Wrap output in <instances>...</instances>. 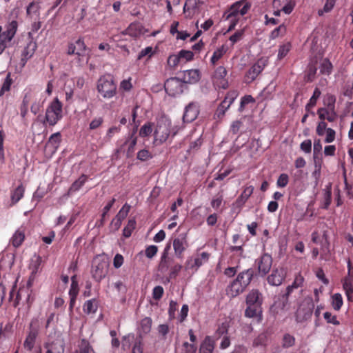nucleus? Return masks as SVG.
<instances>
[{
  "instance_id": "6e6d98bb",
  "label": "nucleus",
  "mask_w": 353,
  "mask_h": 353,
  "mask_svg": "<svg viewBox=\"0 0 353 353\" xmlns=\"http://www.w3.org/2000/svg\"><path fill=\"white\" fill-rule=\"evenodd\" d=\"M286 32V27L284 24L280 25L275 28L270 34V39H274L279 36L284 35Z\"/></svg>"
},
{
  "instance_id": "7ed1b4c3",
  "label": "nucleus",
  "mask_w": 353,
  "mask_h": 353,
  "mask_svg": "<svg viewBox=\"0 0 353 353\" xmlns=\"http://www.w3.org/2000/svg\"><path fill=\"white\" fill-rule=\"evenodd\" d=\"M68 54L77 55L79 64L87 63L90 59V50L86 48L81 39H79L75 43L69 45Z\"/></svg>"
},
{
  "instance_id": "1a4fd4ad",
  "label": "nucleus",
  "mask_w": 353,
  "mask_h": 353,
  "mask_svg": "<svg viewBox=\"0 0 353 353\" xmlns=\"http://www.w3.org/2000/svg\"><path fill=\"white\" fill-rule=\"evenodd\" d=\"M226 75L227 70L225 67L221 65L216 68L212 77L214 85L219 88L226 89L228 87Z\"/></svg>"
},
{
  "instance_id": "20e7f679",
  "label": "nucleus",
  "mask_w": 353,
  "mask_h": 353,
  "mask_svg": "<svg viewBox=\"0 0 353 353\" xmlns=\"http://www.w3.org/2000/svg\"><path fill=\"white\" fill-rule=\"evenodd\" d=\"M108 261L105 256L98 255L92 261V276L97 281H101L106 275L108 270Z\"/></svg>"
},
{
  "instance_id": "aec40b11",
  "label": "nucleus",
  "mask_w": 353,
  "mask_h": 353,
  "mask_svg": "<svg viewBox=\"0 0 353 353\" xmlns=\"http://www.w3.org/2000/svg\"><path fill=\"white\" fill-rule=\"evenodd\" d=\"M239 6H241V1H237L231 6L229 10V14L227 16V19L230 20L231 23L229 26V30L234 29L236 25L238 19L240 17Z\"/></svg>"
},
{
  "instance_id": "6e6552de",
  "label": "nucleus",
  "mask_w": 353,
  "mask_h": 353,
  "mask_svg": "<svg viewBox=\"0 0 353 353\" xmlns=\"http://www.w3.org/2000/svg\"><path fill=\"white\" fill-rule=\"evenodd\" d=\"M266 60L259 59L246 72L244 81L246 83H250L256 79L258 75L263 70L266 65Z\"/></svg>"
},
{
  "instance_id": "3c124183",
  "label": "nucleus",
  "mask_w": 353,
  "mask_h": 353,
  "mask_svg": "<svg viewBox=\"0 0 353 353\" xmlns=\"http://www.w3.org/2000/svg\"><path fill=\"white\" fill-rule=\"evenodd\" d=\"M181 61V60L178 54H170L167 61L168 66L172 68H176Z\"/></svg>"
},
{
  "instance_id": "bf43d9fd",
  "label": "nucleus",
  "mask_w": 353,
  "mask_h": 353,
  "mask_svg": "<svg viewBox=\"0 0 353 353\" xmlns=\"http://www.w3.org/2000/svg\"><path fill=\"white\" fill-rule=\"evenodd\" d=\"M71 281H72V283H71L70 288L69 290V295H70V296H73V297L76 296L77 297L78 292H79L78 283L76 281L75 276H72L71 279Z\"/></svg>"
},
{
  "instance_id": "58836bf2",
  "label": "nucleus",
  "mask_w": 353,
  "mask_h": 353,
  "mask_svg": "<svg viewBox=\"0 0 353 353\" xmlns=\"http://www.w3.org/2000/svg\"><path fill=\"white\" fill-rule=\"evenodd\" d=\"M248 307L245 311V315L249 318H253L257 316L261 313V306L257 305H247Z\"/></svg>"
},
{
  "instance_id": "79ce46f5",
  "label": "nucleus",
  "mask_w": 353,
  "mask_h": 353,
  "mask_svg": "<svg viewBox=\"0 0 353 353\" xmlns=\"http://www.w3.org/2000/svg\"><path fill=\"white\" fill-rule=\"evenodd\" d=\"M170 248V246H168L165 248L163 253L161 257V261L159 263V270L162 272L167 271L168 269V250Z\"/></svg>"
},
{
  "instance_id": "e2e57ef3",
  "label": "nucleus",
  "mask_w": 353,
  "mask_h": 353,
  "mask_svg": "<svg viewBox=\"0 0 353 353\" xmlns=\"http://www.w3.org/2000/svg\"><path fill=\"white\" fill-rule=\"evenodd\" d=\"M103 123V119L101 117L94 118L89 124V129L91 130L99 128Z\"/></svg>"
},
{
  "instance_id": "a211bd4d",
  "label": "nucleus",
  "mask_w": 353,
  "mask_h": 353,
  "mask_svg": "<svg viewBox=\"0 0 353 353\" xmlns=\"http://www.w3.org/2000/svg\"><path fill=\"white\" fill-rule=\"evenodd\" d=\"M317 114L321 120H327L329 122H334L338 118L335 108H320L317 110Z\"/></svg>"
},
{
  "instance_id": "9b49d317",
  "label": "nucleus",
  "mask_w": 353,
  "mask_h": 353,
  "mask_svg": "<svg viewBox=\"0 0 353 353\" xmlns=\"http://www.w3.org/2000/svg\"><path fill=\"white\" fill-rule=\"evenodd\" d=\"M188 234L186 232L181 233L173 241V249L177 258H182L183 253L188 248Z\"/></svg>"
},
{
  "instance_id": "4d7b16f0",
  "label": "nucleus",
  "mask_w": 353,
  "mask_h": 353,
  "mask_svg": "<svg viewBox=\"0 0 353 353\" xmlns=\"http://www.w3.org/2000/svg\"><path fill=\"white\" fill-rule=\"evenodd\" d=\"M61 141V134L59 132L52 134L48 141V145H52L54 149H57L59 146V143Z\"/></svg>"
},
{
  "instance_id": "4be33fe9",
  "label": "nucleus",
  "mask_w": 353,
  "mask_h": 353,
  "mask_svg": "<svg viewBox=\"0 0 353 353\" xmlns=\"http://www.w3.org/2000/svg\"><path fill=\"white\" fill-rule=\"evenodd\" d=\"M253 274L254 272L252 269H248L240 272L234 280L246 288L252 279Z\"/></svg>"
},
{
  "instance_id": "37998d69",
  "label": "nucleus",
  "mask_w": 353,
  "mask_h": 353,
  "mask_svg": "<svg viewBox=\"0 0 353 353\" xmlns=\"http://www.w3.org/2000/svg\"><path fill=\"white\" fill-rule=\"evenodd\" d=\"M321 90L318 88H316L314 90L312 96L311 97L305 106L306 110H309L310 108H313L316 105L317 99L321 96Z\"/></svg>"
},
{
  "instance_id": "f8f14e48",
  "label": "nucleus",
  "mask_w": 353,
  "mask_h": 353,
  "mask_svg": "<svg viewBox=\"0 0 353 353\" xmlns=\"http://www.w3.org/2000/svg\"><path fill=\"white\" fill-rule=\"evenodd\" d=\"M26 92H33L37 94V97H32L31 98L30 102L32 103L30 107L31 112L34 114H37L40 111L41 108L43 107L46 100V97H43V94L40 91L37 90L36 88H30L28 90H26Z\"/></svg>"
},
{
  "instance_id": "bb28decb",
  "label": "nucleus",
  "mask_w": 353,
  "mask_h": 353,
  "mask_svg": "<svg viewBox=\"0 0 353 353\" xmlns=\"http://www.w3.org/2000/svg\"><path fill=\"white\" fill-rule=\"evenodd\" d=\"M125 34L137 38L144 34V28L139 23H132L125 30Z\"/></svg>"
},
{
  "instance_id": "5fc2aeb1",
  "label": "nucleus",
  "mask_w": 353,
  "mask_h": 353,
  "mask_svg": "<svg viewBox=\"0 0 353 353\" xmlns=\"http://www.w3.org/2000/svg\"><path fill=\"white\" fill-rule=\"evenodd\" d=\"M152 132V126L151 123H146L139 130V136L141 137H146L149 136Z\"/></svg>"
},
{
  "instance_id": "69168bd1",
  "label": "nucleus",
  "mask_w": 353,
  "mask_h": 353,
  "mask_svg": "<svg viewBox=\"0 0 353 353\" xmlns=\"http://www.w3.org/2000/svg\"><path fill=\"white\" fill-rule=\"evenodd\" d=\"M154 52V51L152 47H146L144 49L141 50V52L139 53L138 59L140 60L145 56H148V57L150 58L153 55Z\"/></svg>"
},
{
  "instance_id": "f704fd0d",
  "label": "nucleus",
  "mask_w": 353,
  "mask_h": 353,
  "mask_svg": "<svg viewBox=\"0 0 353 353\" xmlns=\"http://www.w3.org/2000/svg\"><path fill=\"white\" fill-rule=\"evenodd\" d=\"M37 46L35 43L30 42L22 52L21 60L26 63L30 58H31L36 50Z\"/></svg>"
},
{
  "instance_id": "774afa93",
  "label": "nucleus",
  "mask_w": 353,
  "mask_h": 353,
  "mask_svg": "<svg viewBox=\"0 0 353 353\" xmlns=\"http://www.w3.org/2000/svg\"><path fill=\"white\" fill-rule=\"evenodd\" d=\"M157 252H158L157 246L152 245H149L148 247L146 248V249L145 250V256L148 259H152L157 254Z\"/></svg>"
},
{
  "instance_id": "c9c22d12",
  "label": "nucleus",
  "mask_w": 353,
  "mask_h": 353,
  "mask_svg": "<svg viewBox=\"0 0 353 353\" xmlns=\"http://www.w3.org/2000/svg\"><path fill=\"white\" fill-rule=\"evenodd\" d=\"M37 335V332L34 330L29 332L23 343V346L26 349L29 351L32 350L34 346Z\"/></svg>"
},
{
  "instance_id": "6ab92c4d",
  "label": "nucleus",
  "mask_w": 353,
  "mask_h": 353,
  "mask_svg": "<svg viewBox=\"0 0 353 353\" xmlns=\"http://www.w3.org/2000/svg\"><path fill=\"white\" fill-rule=\"evenodd\" d=\"M44 347L47 349L46 353H64V341L58 337L52 342H48Z\"/></svg>"
},
{
  "instance_id": "dca6fc26",
  "label": "nucleus",
  "mask_w": 353,
  "mask_h": 353,
  "mask_svg": "<svg viewBox=\"0 0 353 353\" xmlns=\"http://www.w3.org/2000/svg\"><path fill=\"white\" fill-rule=\"evenodd\" d=\"M286 276V270L279 267L272 270L271 274L268 277V282L271 285L279 286Z\"/></svg>"
},
{
  "instance_id": "8fccbe9b",
  "label": "nucleus",
  "mask_w": 353,
  "mask_h": 353,
  "mask_svg": "<svg viewBox=\"0 0 353 353\" xmlns=\"http://www.w3.org/2000/svg\"><path fill=\"white\" fill-rule=\"evenodd\" d=\"M331 185H328L324 190V203L322 206L323 208L327 209L331 203Z\"/></svg>"
},
{
  "instance_id": "0e129e2a",
  "label": "nucleus",
  "mask_w": 353,
  "mask_h": 353,
  "mask_svg": "<svg viewBox=\"0 0 353 353\" xmlns=\"http://www.w3.org/2000/svg\"><path fill=\"white\" fill-rule=\"evenodd\" d=\"M290 50V44L289 43H285L280 46L278 52V58L279 59L285 57Z\"/></svg>"
},
{
  "instance_id": "39448f33",
  "label": "nucleus",
  "mask_w": 353,
  "mask_h": 353,
  "mask_svg": "<svg viewBox=\"0 0 353 353\" xmlns=\"http://www.w3.org/2000/svg\"><path fill=\"white\" fill-rule=\"evenodd\" d=\"M62 103L58 98L50 103L46 112V120L50 125H54L63 117Z\"/></svg>"
},
{
  "instance_id": "f03ea898",
  "label": "nucleus",
  "mask_w": 353,
  "mask_h": 353,
  "mask_svg": "<svg viewBox=\"0 0 353 353\" xmlns=\"http://www.w3.org/2000/svg\"><path fill=\"white\" fill-rule=\"evenodd\" d=\"M171 121L165 117H160L157 121L154 132V144L156 145H161L165 142L171 134Z\"/></svg>"
},
{
  "instance_id": "0eeeda50",
  "label": "nucleus",
  "mask_w": 353,
  "mask_h": 353,
  "mask_svg": "<svg viewBox=\"0 0 353 353\" xmlns=\"http://www.w3.org/2000/svg\"><path fill=\"white\" fill-rule=\"evenodd\" d=\"M209 258L210 254L206 252L196 253L188 258L185 262V269L186 270H191L195 272L201 266L208 261Z\"/></svg>"
},
{
  "instance_id": "b1692460",
  "label": "nucleus",
  "mask_w": 353,
  "mask_h": 353,
  "mask_svg": "<svg viewBox=\"0 0 353 353\" xmlns=\"http://www.w3.org/2000/svg\"><path fill=\"white\" fill-rule=\"evenodd\" d=\"M25 188L21 184L14 190H11L10 192V207H12L17 204L24 196Z\"/></svg>"
},
{
  "instance_id": "72a5a7b5",
  "label": "nucleus",
  "mask_w": 353,
  "mask_h": 353,
  "mask_svg": "<svg viewBox=\"0 0 353 353\" xmlns=\"http://www.w3.org/2000/svg\"><path fill=\"white\" fill-rule=\"evenodd\" d=\"M87 176L82 174L77 180H76L70 186L68 190V194L70 195L74 192H77L85 184L87 181Z\"/></svg>"
},
{
  "instance_id": "a878e982",
  "label": "nucleus",
  "mask_w": 353,
  "mask_h": 353,
  "mask_svg": "<svg viewBox=\"0 0 353 353\" xmlns=\"http://www.w3.org/2000/svg\"><path fill=\"white\" fill-rule=\"evenodd\" d=\"M253 190L254 188L252 185L245 187L241 194L235 201L234 205L236 206L240 210L252 195Z\"/></svg>"
},
{
  "instance_id": "c03bdc74",
  "label": "nucleus",
  "mask_w": 353,
  "mask_h": 353,
  "mask_svg": "<svg viewBox=\"0 0 353 353\" xmlns=\"http://www.w3.org/2000/svg\"><path fill=\"white\" fill-rule=\"evenodd\" d=\"M332 70V64L327 59L322 61L320 65V72L323 74L329 75Z\"/></svg>"
},
{
  "instance_id": "f257e3e1",
  "label": "nucleus",
  "mask_w": 353,
  "mask_h": 353,
  "mask_svg": "<svg viewBox=\"0 0 353 353\" xmlns=\"http://www.w3.org/2000/svg\"><path fill=\"white\" fill-rule=\"evenodd\" d=\"M97 90L103 98L112 99L117 94V85L113 77L109 74L101 76L97 81Z\"/></svg>"
},
{
  "instance_id": "f3484780",
  "label": "nucleus",
  "mask_w": 353,
  "mask_h": 353,
  "mask_svg": "<svg viewBox=\"0 0 353 353\" xmlns=\"http://www.w3.org/2000/svg\"><path fill=\"white\" fill-rule=\"evenodd\" d=\"M256 263L259 273L261 276H265L271 269L272 258L270 254H264L256 261Z\"/></svg>"
},
{
  "instance_id": "4c0bfd02",
  "label": "nucleus",
  "mask_w": 353,
  "mask_h": 353,
  "mask_svg": "<svg viewBox=\"0 0 353 353\" xmlns=\"http://www.w3.org/2000/svg\"><path fill=\"white\" fill-rule=\"evenodd\" d=\"M331 304L333 309L339 311L343 306V300L340 293H335L331 296Z\"/></svg>"
},
{
  "instance_id": "4468645a",
  "label": "nucleus",
  "mask_w": 353,
  "mask_h": 353,
  "mask_svg": "<svg viewBox=\"0 0 353 353\" xmlns=\"http://www.w3.org/2000/svg\"><path fill=\"white\" fill-rule=\"evenodd\" d=\"M165 90L169 95L176 96L183 92V83L177 78H170L165 83Z\"/></svg>"
},
{
  "instance_id": "c85d7f7f",
  "label": "nucleus",
  "mask_w": 353,
  "mask_h": 353,
  "mask_svg": "<svg viewBox=\"0 0 353 353\" xmlns=\"http://www.w3.org/2000/svg\"><path fill=\"white\" fill-rule=\"evenodd\" d=\"M183 79L184 82L188 83H194L200 79V72L199 70L192 69L183 72Z\"/></svg>"
},
{
  "instance_id": "49530a36",
  "label": "nucleus",
  "mask_w": 353,
  "mask_h": 353,
  "mask_svg": "<svg viewBox=\"0 0 353 353\" xmlns=\"http://www.w3.org/2000/svg\"><path fill=\"white\" fill-rule=\"evenodd\" d=\"M130 208L131 206L129 204L125 203L114 218L122 222L128 216Z\"/></svg>"
},
{
  "instance_id": "412c9836",
  "label": "nucleus",
  "mask_w": 353,
  "mask_h": 353,
  "mask_svg": "<svg viewBox=\"0 0 353 353\" xmlns=\"http://www.w3.org/2000/svg\"><path fill=\"white\" fill-rule=\"evenodd\" d=\"M262 301V294L257 290H252L246 296L247 305L261 306Z\"/></svg>"
},
{
  "instance_id": "052dcab7",
  "label": "nucleus",
  "mask_w": 353,
  "mask_h": 353,
  "mask_svg": "<svg viewBox=\"0 0 353 353\" xmlns=\"http://www.w3.org/2000/svg\"><path fill=\"white\" fill-rule=\"evenodd\" d=\"M181 61H190L193 59L194 54L190 50H181L178 53Z\"/></svg>"
},
{
  "instance_id": "cd10ccee",
  "label": "nucleus",
  "mask_w": 353,
  "mask_h": 353,
  "mask_svg": "<svg viewBox=\"0 0 353 353\" xmlns=\"http://www.w3.org/2000/svg\"><path fill=\"white\" fill-rule=\"evenodd\" d=\"M152 323V319L150 317H145L140 321L138 327V334L141 339L150 332Z\"/></svg>"
},
{
  "instance_id": "864d4df0",
  "label": "nucleus",
  "mask_w": 353,
  "mask_h": 353,
  "mask_svg": "<svg viewBox=\"0 0 353 353\" xmlns=\"http://www.w3.org/2000/svg\"><path fill=\"white\" fill-rule=\"evenodd\" d=\"M137 144V138L136 137H131L130 140L127 141L125 143V145H128V150H127V157H132L134 152V148Z\"/></svg>"
},
{
  "instance_id": "338daca9",
  "label": "nucleus",
  "mask_w": 353,
  "mask_h": 353,
  "mask_svg": "<svg viewBox=\"0 0 353 353\" xmlns=\"http://www.w3.org/2000/svg\"><path fill=\"white\" fill-rule=\"evenodd\" d=\"M288 181H289L288 175L287 174L283 173V174H280V176H279L277 181H276V185L279 188H284L288 185Z\"/></svg>"
},
{
  "instance_id": "09e8293b",
  "label": "nucleus",
  "mask_w": 353,
  "mask_h": 353,
  "mask_svg": "<svg viewBox=\"0 0 353 353\" xmlns=\"http://www.w3.org/2000/svg\"><path fill=\"white\" fill-rule=\"evenodd\" d=\"M12 83V80L10 77V74H8L0 90V97H1L6 92H8L10 90Z\"/></svg>"
},
{
  "instance_id": "c756f323",
  "label": "nucleus",
  "mask_w": 353,
  "mask_h": 353,
  "mask_svg": "<svg viewBox=\"0 0 353 353\" xmlns=\"http://www.w3.org/2000/svg\"><path fill=\"white\" fill-rule=\"evenodd\" d=\"M37 93L26 92L24 97L22 101V103L20 108L21 115L22 117H25L28 111L29 104L31 102V98L32 97H37Z\"/></svg>"
},
{
  "instance_id": "423d86ee",
  "label": "nucleus",
  "mask_w": 353,
  "mask_h": 353,
  "mask_svg": "<svg viewBox=\"0 0 353 353\" xmlns=\"http://www.w3.org/2000/svg\"><path fill=\"white\" fill-rule=\"evenodd\" d=\"M17 30V22L14 20L9 22L6 26V30L3 32V28L0 26V54L8 47L14 37Z\"/></svg>"
},
{
  "instance_id": "a19ab883",
  "label": "nucleus",
  "mask_w": 353,
  "mask_h": 353,
  "mask_svg": "<svg viewBox=\"0 0 353 353\" xmlns=\"http://www.w3.org/2000/svg\"><path fill=\"white\" fill-rule=\"evenodd\" d=\"M132 77L123 79L120 82L119 90L123 92H129L133 88V84L132 83Z\"/></svg>"
},
{
  "instance_id": "473e14b6",
  "label": "nucleus",
  "mask_w": 353,
  "mask_h": 353,
  "mask_svg": "<svg viewBox=\"0 0 353 353\" xmlns=\"http://www.w3.org/2000/svg\"><path fill=\"white\" fill-rule=\"evenodd\" d=\"M303 282H304L303 276L300 273L296 274L292 283L287 287L286 294L289 295L292 292V291L294 289H297L300 287H302Z\"/></svg>"
},
{
  "instance_id": "680f3d73",
  "label": "nucleus",
  "mask_w": 353,
  "mask_h": 353,
  "mask_svg": "<svg viewBox=\"0 0 353 353\" xmlns=\"http://www.w3.org/2000/svg\"><path fill=\"white\" fill-rule=\"evenodd\" d=\"M336 97L331 94H327L323 100L324 107L335 108Z\"/></svg>"
},
{
  "instance_id": "ea45409f",
  "label": "nucleus",
  "mask_w": 353,
  "mask_h": 353,
  "mask_svg": "<svg viewBox=\"0 0 353 353\" xmlns=\"http://www.w3.org/2000/svg\"><path fill=\"white\" fill-rule=\"evenodd\" d=\"M83 311L87 314H94L97 310V302L95 299L88 300L83 305Z\"/></svg>"
},
{
  "instance_id": "2f4dec72",
  "label": "nucleus",
  "mask_w": 353,
  "mask_h": 353,
  "mask_svg": "<svg viewBox=\"0 0 353 353\" xmlns=\"http://www.w3.org/2000/svg\"><path fill=\"white\" fill-rule=\"evenodd\" d=\"M214 349V342L209 336H206L201 343L199 353H212Z\"/></svg>"
},
{
  "instance_id": "a18cd8bd",
  "label": "nucleus",
  "mask_w": 353,
  "mask_h": 353,
  "mask_svg": "<svg viewBox=\"0 0 353 353\" xmlns=\"http://www.w3.org/2000/svg\"><path fill=\"white\" fill-rule=\"evenodd\" d=\"M136 226V221L134 219L128 220L126 226L123 228V235L125 238H128L131 236L132 231L134 230Z\"/></svg>"
},
{
  "instance_id": "7c9ffc66",
  "label": "nucleus",
  "mask_w": 353,
  "mask_h": 353,
  "mask_svg": "<svg viewBox=\"0 0 353 353\" xmlns=\"http://www.w3.org/2000/svg\"><path fill=\"white\" fill-rule=\"evenodd\" d=\"M40 268V261L39 259L37 258L35 260L32 261L30 265V270L31 271L29 280L28 281V285L31 286L34 279H36L37 274L39 271Z\"/></svg>"
},
{
  "instance_id": "5701e85b",
  "label": "nucleus",
  "mask_w": 353,
  "mask_h": 353,
  "mask_svg": "<svg viewBox=\"0 0 353 353\" xmlns=\"http://www.w3.org/2000/svg\"><path fill=\"white\" fill-rule=\"evenodd\" d=\"M245 288L241 285L236 280H234L230 283L226 288V294L230 297H236L241 294L244 290Z\"/></svg>"
},
{
  "instance_id": "9d476101",
  "label": "nucleus",
  "mask_w": 353,
  "mask_h": 353,
  "mask_svg": "<svg viewBox=\"0 0 353 353\" xmlns=\"http://www.w3.org/2000/svg\"><path fill=\"white\" fill-rule=\"evenodd\" d=\"M237 97V93L235 91L230 92L225 96L224 100L221 102V103L217 108L215 113L214 118L215 119H221L226 110L230 108L231 104L234 102Z\"/></svg>"
},
{
  "instance_id": "603ef678",
  "label": "nucleus",
  "mask_w": 353,
  "mask_h": 353,
  "mask_svg": "<svg viewBox=\"0 0 353 353\" xmlns=\"http://www.w3.org/2000/svg\"><path fill=\"white\" fill-rule=\"evenodd\" d=\"M295 339L293 336L285 334H284L282 340V346L285 348H288L294 345Z\"/></svg>"
},
{
  "instance_id": "e433bc0d",
  "label": "nucleus",
  "mask_w": 353,
  "mask_h": 353,
  "mask_svg": "<svg viewBox=\"0 0 353 353\" xmlns=\"http://www.w3.org/2000/svg\"><path fill=\"white\" fill-rule=\"evenodd\" d=\"M228 50L227 47L225 45H222L218 48L214 52L210 59V63L212 65H215L218 61L223 57Z\"/></svg>"
},
{
  "instance_id": "2eb2a0df",
  "label": "nucleus",
  "mask_w": 353,
  "mask_h": 353,
  "mask_svg": "<svg viewBox=\"0 0 353 353\" xmlns=\"http://www.w3.org/2000/svg\"><path fill=\"white\" fill-rule=\"evenodd\" d=\"M348 276L342 280L343 289L349 301L353 302V275L350 276L351 263H347Z\"/></svg>"
},
{
  "instance_id": "ddd939ff",
  "label": "nucleus",
  "mask_w": 353,
  "mask_h": 353,
  "mask_svg": "<svg viewBox=\"0 0 353 353\" xmlns=\"http://www.w3.org/2000/svg\"><path fill=\"white\" fill-rule=\"evenodd\" d=\"M199 105L196 102H191L185 106L183 115V123L194 121L199 114Z\"/></svg>"
},
{
  "instance_id": "de8ad7c7",
  "label": "nucleus",
  "mask_w": 353,
  "mask_h": 353,
  "mask_svg": "<svg viewBox=\"0 0 353 353\" xmlns=\"http://www.w3.org/2000/svg\"><path fill=\"white\" fill-rule=\"evenodd\" d=\"M336 0H326L322 9L319 10L318 14L322 16L324 13L330 12L334 8Z\"/></svg>"
},
{
  "instance_id": "393cba45",
  "label": "nucleus",
  "mask_w": 353,
  "mask_h": 353,
  "mask_svg": "<svg viewBox=\"0 0 353 353\" xmlns=\"http://www.w3.org/2000/svg\"><path fill=\"white\" fill-rule=\"evenodd\" d=\"M25 239V228L23 226L18 228L12 234L10 243L14 248L19 247Z\"/></svg>"
},
{
  "instance_id": "13d9d810",
  "label": "nucleus",
  "mask_w": 353,
  "mask_h": 353,
  "mask_svg": "<svg viewBox=\"0 0 353 353\" xmlns=\"http://www.w3.org/2000/svg\"><path fill=\"white\" fill-rule=\"evenodd\" d=\"M323 317L327 323H330L334 325H339L340 324V322L337 320L336 316L332 314L330 312H325L323 314Z\"/></svg>"
}]
</instances>
